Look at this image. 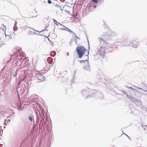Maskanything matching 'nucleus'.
<instances>
[{"label": "nucleus", "mask_w": 147, "mask_h": 147, "mask_svg": "<svg viewBox=\"0 0 147 147\" xmlns=\"http://www.w3.org/2000/svg\"><path fill=\"white\" fill-rule=\"evenodd\" d=\"M92 2L96 3L97 2V0H92Z\"/></svg>", "instance_id": "nucleus-24"}, {"label": "nucleus", "mask_w": 147, "mask_h": 147, "mask_svg": "<svg viewBox=\"0 0 147 147\" xmlns=\"http://www.w3.org/2000/svg\"><path fill=\"white\" fill-rule=\"evenodd\" d=\"M28 119L29 120H30L31 121H32L33 119L32 116H31V115H29Z\"/></svg>", "instance_id": "nucleus-18"}, {"label": "nucleus", "mask_w": 147, "mask_h": 147, "mask_svg": "<svg viewBox=\"0 0 147 147\" xmlns=\"http://www.w3.org/2000/svg\"><path fill=\"white\" fill-rule=\"evenodd\" d=\"M121 47L131 46L134 48H136L139 46V45L138 44L135 45V43L127 42L121 44Z\"/></svg>", "instance_id": "nucleus-6"}, {"label": "nucleus", "mask_w": 147, "mask_h": 147, "mask_svg": "<svg viewBox=\"0 0 147 147\" xmlns=\"http://www.w3.org/2000/svg\"><path fill=\"white\" fill-rule=\"evenodd\" d=\"M12 29L13 30V31H16V30H17V28H12Z\"/></svg>", "instance_id": "nucleus-29"}, {"label": "nucleus", "mask_w": 147, "mask_h": 147, "mask_svg": "<svg viewBox=\"0 0 147 147\" xmlns=\"http://www.w3.org/2000/svg\"><path fill=\"white\" fill-rule=\"evenodd\" d=\"M8 121H10V119H9V120H8Z\"/></svg>", "instance_id": "nucleus-47"}, {"label": "nucleus", "mask_w": 147, "mask_h": 147, "mask_svg": "<svg viewBox=\"0 0 147 147\" xmlns=\"http://www.w3.org/2000/svg\"><path fill=\"white\" fill-rule=\"evenodd\" d=\"M53 21L54 23V24H56L57 26H59V25H60V27H61V28H63V27L65 28H67V27L57 22V21L54 19H53Z\"/></svg>", "instance_id": "nucleus-9"}, {"label": "nucleus", "mask_w": 147, "mask_h": 147, "mask_svg": "<svg viewBox=\"0 0 147 147\" xmlns=\"http://www.w3.org/2000/svg\"><path fill=\"white\" fill-rule=\"evenodd\" d=\"M75 36H76V38L75 39V42L76 44L78 45H79V41H80V38H78V37L76 36L75 34H74Z\"/></svg>", "instance_id": "nucleus-12"}, {"label": "nucleus", "mask_w": 147, "mask_h": 147, "mask_svg": "<svg viewBox=\"0 0 147 147\" xmlns=\"http://www.w3.org/2000/svg\"><path fill=\"white\" fill-rule=\"evenodd\" d=\"M96 84H97L98 82H96Z\"/></svg>", "instance_id": "nucleus-48"}, {"label": "nucleus", "mask_w": 147, "mask_h": 147, "mask_svg": "<svg viewBox=\"0 0 147 147\" xmlns=\"http://www.w3.org/2000/svg\"><path fill=\"white\" fill-rule=\"evenodd\" d=\"M60 9L61 10V11L63 10V9L62 8H61Z\"/></svg>", "instance_id": "nucleus-40"}, {"label": "nucleus", "mask_w": 147, "mask_h": 147, "mask_svg": "<svg viewBox=\"0 0 147 147\" xmlns=\"http://www.w3.org/2000/svg\"><path fill=\"white\" fill-rule=\"evenodd\" d=\"M102 48V47L101 46H98L97 47V50L99 52L100 51H101Z\"/></svg>", "instance_id": "nucleus-14"}, {"label": "nucleus", "mask_w": 147, "mask_h": 147, "mask_svg": "<svg viewBox=\"0 0 147 147\" xmlns=\"http://www.w3.org/2000/svg\"><path fill=\"white\" fill-rule=\"evenodd\" d=\"M129 100L133 102H135L136 105L140 108L142 107V103L140 100L134 97H130Z\"/></svg>", "instance_id": "nucleus-4"}, {"label": "nucleus", "mask_w": 147, "mask_h": 147, "mask_svg": "<svg viewBox=\"0 0 147 147\" xmlns=\"http://www.w3.org/2000/svg\"><path fill=\"white\" fill-rule=\"evenodd\" d=\"M140 89V90H143L142 89V88H139V87H137V90H139Z\"/></svg>", "instance_id": "nucleus-26"}, {"label": "nucleus", "mask_w": 147, "mask_h": 147, "mask_svg": "<svg viewBox=\"0 0 147 147\" xmlns=\"http://www.w3.org/2000/svg\"><path fill=\"white\" fill-rule=\"evenodd\" d=\"M39 119L38 117L36 115V125H37L39 121Z\"/></svg>", "instance_id": "nucleus-16"}, {"label": "nucleus", "mask_w": 147, "mask_h": 147, "mask_svg": "<svg viewBox=\"0 0 147 147\" xmlns=\"http://www.w3.org/2000/svg\"><path fill=\"white\" fill-rule=\"evenodd\" d=\"M144 126H145V127H147V125H145Z\"/></svg>", "instance_id": "nucleus-44"}, {"label": "nucleus", "mask_w": 147, "mask_h": 147, "mask_svg": "<svg viewBox=\"0 0 147 147\" xmlns=\"http://www.w3.org/2000/svg\"><path fill=\"white\" fill-rule=\"evenodd\" d=\"M76 73V71H74V77H75V74Z\"/></svg>", "instance_id": "nucleus-34"}, {"label": "nucleus", "mask_w": 147, "mask_h": 147, "mask_svg": "<svg viewBox=\"0 0 147 147\" xmlns=\"http://www.w3.org/2000/svg\"><path fill=\"white\" fill-rule=\"evenodd\" d=\"M51 42V45L53 46V45L54 44V43Z\"/></svg>", "instance_id": "nucleus-35"}, {"label": "nucleus", "mask_w": 147, "mask_h": 147, "mask_svg": "<svg viewBox=\"0 0 147 147\" xmlns=\"http://www.w3.org/2000/svg\"><path fill=\"white\" fill-rule=\"evenodd\" d=\"M100 40H104L103 39H102V38H100Z\"/></svg>", "instance_id": "nucleus-45"}, {"label": "nucleus", "mask_w": 147, "mask_h": 147, "mask_svg": "<svg viewBox=\"0 0 147 147\" xmlns=\"http://www.w3.org/2000/svg\"><path fill=\"white\" fill-rule=\"evenodd\" d=\"M65 11L67 14H68L69 15H70L71 14V13H70L69 11H67V10H65Z\"/></svg>", "instance_id": "nucleus-22"}, {"label": "nucleus", "mask_w": 147, "mask_h": 147, "mask_svg": "<svg viewBox=\"0 0 147 147\" xmlns=\"http://www.w3.org/2000/svg\"><path fill=\"white\" fill-rule=\"evenodd\" d=\"M20 53V51H18V52H16V53L15 54H15L16 55L17 54H19V53Z\"/></svg>", "instance_id": "nucleus-28"}, {"label": "nucleus", "mask_w": 147, "mask_h": 147, "mask_svg": "<svg viewBox=\"0 0 147 147\" xmlns=\"http://www.w3.org/2000/svg\"><path fill=\"white\" fill-rule=\"evenodd\" d=\"M48 40L50 42H51V40H50V39L49 38H48Z\"/></svg>", "instance_id": "nucleus-39"}, {"label": "nucleus", "mask_w": 147, "mask_h": 147, "mask_svg": "<svg viewBox=\"0 0 147 147\" xmlns=\"http://www.w3.org/2000/svg\"><path fill=\"white\" fill-rule=\"evenodd\" d=\"M47 61L49 64L53 62V59L51 57H49L47 59Z\"/></svg>", "instance_id": "nucleus-13"}, {"label": "nucleus", "mask_w": 147, "mask_h": 147, "mask_svg": "<svg viewBox=\"0 0 147 147\" xmlns=\"http://www.w3.org/2000/svg\"><path fill=\"white\" fill-rule=\"evenodd\" d=\"M144 91H146V92H147V91H146V90H144Z\"/></svg>", "instance_id": "nucleus-50"}, {"label": "nucleus", "mask_w": 147, "mask_h": 147, "mask_svg": "<svg viewBox=\"0 0 147 147\" xmlns=\"http://www.w3.org/2000/svg\"><path fill=\"white\" fill-rule=\"evenodd\" d=\"M2 29H3V30H4V29H5V30H6V28H3L4 29H3V28H1Z\"/></svg>", "instance_id": "nucleus-36"}, {"label": "nucleus", "mask_w": 147, "mask_h": 147, "mask_svg": "<svg viewBox=\"0 0 147 147\" xmlns=\"http://www.w3.org/2000/svg\"><path fill=\"white\" fill-rule=\"evenodd\" d=\"M1 27L2 28H6V26L3 24H2V25L1 26Z\"/></svg>", "instance_id": "nucleus-27"}, {"label": "nucleus", "mask_w": 147, "mask_h": 147, "mask_svg": "<svg viewBox=\"0 0 147 147\" xmlns=\"http://www.w3.org/2000/svg\"><path fill=\"white\" fill-rule=\"evenodd\" d=\"M89 48H90V47H89H89H88V49H89Z\"/></svg>", "instance_id": "nucleus-54"}, {"label": "nucleus", "mask_w": 147, "mask_h": 147, "mask_svg": "<svg viewBox=\"0 0 147 147\" xmlns=\"http://www.w3.org/2000/svg\"><path fill=\"white\" fill-rule=\"evenodd\" d=\"M129 88L130 89H133V88H132V87H131Z\"/></svg>", "instance_id": "nucleus-41"}, {"label": "nucleus", "mask_w": 147, "mask_h": 147, "mask_svg": "<svg viewBox=\"0 0 147 147\" xmlns=\"http://www.w3.org/2000/svg\"><path fill=\"white\" fill-rule=\"evenodd\" d=\"M60 29L62 30H65L71 33H73L74 35V33L71 30H70L69 28H60Z\"/></svg>", "instance_id": "nucleus-11"}, {"label": "nucleus", "mask_w": 147, "mask_h": 147, "mask_svg": "<svg viewBox=\"0 0 147 147\" xmlns=\"http://www.w3.org/2000/svg\"><path fill=\"white\" fill-rule=\"evenodd\" d=\"M34 73L35 79L38 80L37 82H40L44 80V76L39 71H35Z\"/></svg>", "instance_id": "nucleus-2"}, {"label": "nucleus", "mask_w": 147, "mask_h": 147, "mask_svg": "<svg viewBox=\"0 0 147 147\" xmlns=\"http://www.w3.org/2000/svg\"><path fill=\"white\" fill-rule=\"evenodd\" d=\"M56 7H58L59 9H60L61 8V7L59 5L57 4L56 5Z\"/></svg>", "instance_id": "nucleus-23"}, {"label": "nucleus", "mask_w": 147, "mask_h": 147, "mask_svg": "<svg viewBox=\"0 0 147 147\" xmlns=\"http://www.w3.org/2000/svg\"><path fill=\"white\" fill-rule=\"evenodd\" d=\"M18 107L20 109L21 108H22V105H20ZM20 110H21V109H20Z\"/></svg>", "instance_id": "nucleus-30"}, {"label": "nucleus", "mask_w": 147, "mask_h": 147, "mask_svg": "<svg viewBox=\"0 0 147 147\" xmlns=\"http://www.w3.org/2000/svg\"><path fill=\"white\" fill-rule=\"evenodd\" d=\"M51 54L53 55V56H54L56 55V52L55 51H53L51 52Z\"/></svg>", "instance_id": "nucleus-19"}, {"label": "nucleus", "mask_w": 147, "mask_h": 147, "mask_svg": "<svg viewBox=\"0 0 147 147\" xmlns=\"http://www.w3.org/2000/svg\"><path fill=\"white\" fill-rule=\"evenodd\" d=\"M87 53L86 54L85 56L86 58H87V59H86V60H82L80 61V63H84V64H87L88 63V61L87 60H88V55L89 54V50L88 51V50H87Z\"/></svg>", "instance_id": "nucleus-7"}, {"label": "nucleus", "mask_w": 147, "mask_h": 147, "mask_svg": "<svg viewBox=\"0 0 147 147\" xmlns=\"http://www.w3.org/2000/svg\"><path fill=\"white\" fill-rule=\"evenodd\" d=\"M64 72L66 74V73H67V71H64Z\"/></svg>", "instance_id": "nucleus-38"}, {"label": "nucleus", "mask_w": 147, "mask_h": 147, "mask_svg": "<svg viewBox=\"0 0 147 147\" xmlns=\"http://www.w3.org/2000/svg\"><path fill=\"white\" fill-rule=\"evenodd\" d=\"M122 92H123V94L124 95V94H126L127 96H128L127 95V93L125 92V91L123 90H122Z\"/></svg>", "instance_id": "nucleus-20"}, {"label": "nucleus", "mask_w": 147, "mask_h": 147, "mask_svg": "<svg viewBox=\"0 0 147 147\" xmlns=\"http://www.w3.org/2000/svg\"><path fill=\"white\" fill-rule=\"evenodd\" d=\"M27 28H30V27H29V26H28Z\"/></svg>", "instance_id": "nucleus-49"}, {"label": "nucleus", "mask_w": 147, "mask_h": 147, "mask_svg": "<svg viewBox=\"0 0 147 147\" xmlns=\"http://www.w3.org/2000/svg\"><path fill=\"white\" fill-rule=\"evenodd\" d=\"M142 127L145 130H146V129L145 127V126L143 125H142Z\"/></svg>", "instance_id": "nucleus-31"}, {"label": "nucleus", "mask_w": 147, "mask_h": 147, "mask_svg": "<svg viewBox=\"0 0 147 147\" xmlns=\"http://www.w3.org/2000/svg\"><path fill=\"white\" fill-rule=\"evenodd\" d=\"M111 31L109 29V28H105V30L103 32V34L105 35H111Z\"/></svg>", "instance_id": "nucleus-8"}, {"label": "nucleus", "mask_w": 147, "mask_h": 147, "mask_svg": "<svg viewBox=\"0 0 147 147\" xmlns=\"http://www.w3.org/2000/svg\"><path fill=\"white\" fill-rule=\"evenodd\" d=\"M67 55H69V53L68 52L67 53Z\"/></svg>", "instance_id": "nucleus-42"}, {"label": "nucleus", "mask_w": 147, "mask_h": 147, "mask_svg": "<svg viewBox=\"0 0 147 147\" xmlns=\"http://www.w3.org/2000/svg\"><path fill=\"white\" fill-rule=\"evenodd\" d=\"M92 7H94L95 8H96V5H93Z\"/></svg>", "instance_id": "nucleus-33"}, {"label": "nucleus", "mask_w": 147, "mask_h": 147, "mask_svg": "<svg viewBox=\"0 0 147 147\" xmlns=\"http://www.w3.org/2000/svg\"><path fill=\"white\" fill-rule=\"evenodd\" d=\"M95 90V91H94V92L93 93H92V94H91L92 93H90V96H89V97H91L92 96V97H93V96H94L95 93H96V90Z\"/></svg>", "instance_id": "nucleus-17"}, {"label": "nucleus", "mask_w": 147, "mask_h": 147, "mask_svg": "<svg viewBox=\"0 0 147 147\" xmlns=\"http://www.w3.org/2000/svg\"><path fill=\"white\" fill-rule=\"evenodd\" d=\"M72 41H73V40H72V39L71 40V41L70 42H71Z\"/></svg>", "instance_id": "nucleus-43"}, {"label": "nucleus", "mask_w": 147, "mask_h": 147, "mask_svg": "<svg viewBox=\"0 0 147 147\" xmlns=\"http://www.w3.org/2000/svg\"><path fill=\"white\" fill-rule=\"evenodd\" d=\"M124 42V41H122L121 42Z\"/></svg>", "instance_id": "nucleus-52"}, {"label": "nucleus", "mask_w": 147, "mask_h": 147, "mask_svg": "<svg viewBox=\"0 0 147 147\" xmlns=\"http://www.w3.org/2000/svg\"><path fill=\"white\" fill-rule=\"evenodd\" d=\"M72 81H73V79H72Z\"/></svg>", "instance_id": "nucleus-53"}, {"label": "nucleus", "mask_w": 147, "mask_h": 147, "mask_svg": "<svg viewBox=\"0 0 147 147\" xmlns=\"http://www.w3.org/2000/svg\"><path fill=\"white\" fill-rule=\"evenodd\" d=\"M86 65L84 66V69L87 71H90V66L88 64V62L87 64H85Z\"/></svg>", "instance_id": "nucleus-10"}, {"label": "nucleus", "mask_w": 147, "mask_h": 147, "mask_svg": "<svg viewBox=\"0 0 147 147\" xmlns=\"http://www.w3.org/2000/svg\"><path fill=\"white\" fill-rule=\"evenodd\" d=\"M100 82H101V80H100Z\"/></svg>", "instance_id": "nucleus-51"}, {"label": "nucleus", "mask_w": 147, "mask_h": 147, "mask_svg": "<svg viewBox=\"0 0 147 147\" xmlns=\"http://www.w3.org/2000/svg\"><path fill=\"white\" fill-rule=\"evenodd\" d=\"M124 134L126 135V136L127 137V138H129V139L130 140L131 139L130 138L128 135H126V134H125V133H124Z\"/></svg>", "instance_id": "nucleus-32"}, {"label": "nucleus", "mask_w": 147, "mask_h": 147, "mask_svg": "<svg viewBox=\"0 0 147 147\" xmlns=\"http://www.w3.org/2000/svg\"><path fill=\"white\" fill-rule=\"evenodd\" d=\"M5 45V44H2L1 45V46H0V47H1V46H2V45Z\"/></svg>", "instance_id": "nucleus-37"}, {"label": "nucleus", "mask_w": 147, "mask_h": 147, "mask_svg": "<svg viewBox=\"0 0 147 147\" xmlns=\"http://www.w3.org/2000/svg\"><path fill=\"white\" fill-rule=\"evenodd\" d=\"M32 29L31 30V31H30L28 32V33L30 34V35H33L34 34H35L37 35H40V36H42V35H40V34L38 33V34H37L36 33V32H39V33H40L42 32L43 31H48V30L46 28H45V30H41L40 31H38V30H35L33 28H31Z\"/></svg>", "instance_id": "nucleus-5"}, {"label": "nucleus", "mask_w": 147, "mask_h": 147, "mask_svg": "<svg viewBox=\"0 0 147 147\" xmlns=\"http://www.w3.org/2000/svg\"><path fill=\"white\" fill-rule=\"evenodd\" d=\"M86 49L82 46H78L76 48V51L79 58H81L84 54Z\"/></svg>", "instance_id": "nucleus-1"}, {"label": "nucleus", "mask_w": 147, "mask_h": 147, "mask_svg": "<svg viewBox=\"0 0 147 147\" xmlns=\"http://www.w3.org/2000/svg\"><path fill=\"white\" fill-rule=\"evenodd\" d=\"M95 90H92L90 89L87 88L86 89H84L81 91V93L84 96H86V98L89 97L90 96V93H93L94 92Z\"/></svg>", "instance_id": "nucleus-3"}, {"label": "nucleus", "mask_w": 147, "mask_h": 147, "mask_svg": "<svg viewBox=\"0 0 147 147\" xmlns=\"http://www.w3.org/2000/svg\"><path fill=\"white\" fill-rule=\"evenodd\" d=\"M48 3L49 4H51V1L50 0H47Z\"/></svg>", "instance_id": "nucleus-25"}, {"label": "nucleus", "mask_w": 147, "mask_h": 147, "mask_svg": "<svg viewBox=\"0 0 147 147\" xmlns=\"http://www.w3.org/2000/svg\"><path fill=\"white\" fill-rule=\"evenodd\" d=\"M47 27H48V26H47L46 27V28H47Z\"/></svg>", "instance_id": "nucleus-46"}, {"label": "nucleus", "mask_w": 147, "mask_h": 147, "mask_svg": "<svg viewBox=\"0 0 147 147\" xmlns=\"http://www.w3.org/2000/svg\"><path fill=\"white\" fill-rule=\"evenodd\" d=\"M140 108L144 111H146L147 112V109L145 107H144L142 105V107H141Z\"/></svg>", "instance_id": "nucleus-15"}, {"label": "nucleus", "mask_w": 147, "mask_h": 147, "mask_svg": "<svg viewBox=\"0 0 147 147\" xmlns=\"http://www.w3.org/2000/svg\"><path fill=\"white\" fill-rule=\"evenodd\" d=\"M17 22L16 21H15V23H14V26L13 27V28H18L17 26H16V25H17Z\"/></svg>", "instance_id": "nucleus-21"}]
</instances>
